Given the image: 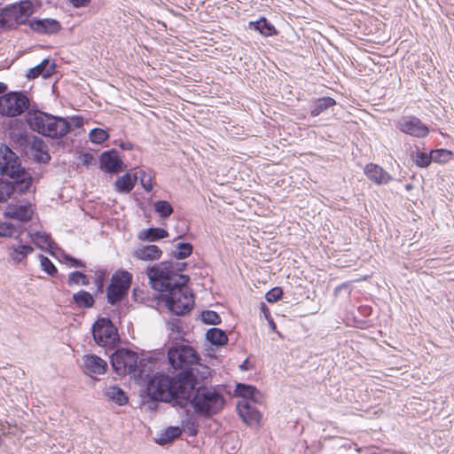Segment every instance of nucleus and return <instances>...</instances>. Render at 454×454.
<instances>
[{
	"label": "nucleus",
	"instance_id": "1",
	"mask_svg": "<svg viewBox=\"0 0 454 454\" xmlns=\"http://www.w3.org/2000/svg\"><path fill=\"white\" fill-rule=\"evenodd\" d=\"M169 364L179 370L174 376L157 372L147 381V390L155 398L184 385L192 386L191 382L199 377L204 378L208 367L200 364L199 353L191 346L178 345L168 351Z\"/></svg>",
	"mask_w": 454,
	"mask_h": 454
},
{
	"label": "nucleus",
	"instance_id": "2",
	"mask_svg": "<svg viewBox=\"0 0 454 454\" xmlns=\"http://www.w3.org/2000/svg\"><path fill=\"white\" fill-rule=\"evenodd\" d=\"M152 287L160 293L166 307L176 316H184L192 309L193 295L189 292L188 275L178 274L174 270L152 267L147 270Z\"/></svg>",
	"mask_w": 454,
	"mask_h": 454
},
{
	"label": "nucleus",
	"instance_id": "3",
	"mask_svg": "<svg viewBox=\"0 0 454 454\" xmlns=\"http://www.w3.org/2000/svg\"><path fill=\"white\" fill-rule=\"evenodd\" d=\"M192 386L184 385L170 392H165L158 399L171 403L173 407H193L194 411L201 416L209 417L220 411L225 403L223 395L212 387L199 386V379L191 382Z\"/></svg>",
	"mask_w": 454,
	"mask_h": 454
},
{
	"label": "nucleus",
	"instance_id": "4",
	"mask_svg": "<svg viewBox=\"0 0 454 454\" xmlns=\"http://www.w3.org/2000/svg\"><path fill=\"white\" fill-rule=\"evenodd\" d=\"M0 202L6 201L13 193L24 194L33 188V176L21 166L20 157L6 145L0 147Z\"/></svg>",
	"mask_w": 454,
	"mask_h": 454
},
{
	"label": "nucleus",
	"instance_id": "5",
	"mask_svg": "<svg viewBox=\"0 0 454 454\" xmlns=\"http://www.w3.org/2000/svg\"><path fill=\"white\" fill-rule=\"evenodd\" d=\"M26 122L29 128L44 137L51 138H62L74 128L82 125L79 118L67 119L55 116L40 110H32L25 115Z\"/></svg>",
	"mask_w": 454,
	"mask_h": 454
},
{
	"label": "nucleus",
	"instance_id": "6",
	"mask_svg": "<svg viewBox=\"0 0 454 454\" xmlns=\"http://www.w3.org/2000/svg\"><path fill=\"white\" fill-rule=\"evenodd\" d=\"M10 139L13 146L29 160L47 164L51 159L43 140L27 130L12 129L10 132Z\"/></svg>",
	"mask_w": 454,
	"mask_h": 454
},
{
	"label": "nucleus",
	"instance_id": "7",
	"mask_svg": "<svg viewBox=\"0 0 454 454\" xmlns=\"http://www.w3.org/2000/svg\"><path fill=\"white\" fill-rule=\"evenodd\" d=\"M111 365L119 376L129 375L137 385L142 384V368L138 366V354L131 349L117 348L110 356ZM142 360L139 361V364Z\"/></svg>",
	"mask_w": 454,
	"mask_h": 454
},
{
	"label": "nucleus",
	"instance_id": "8",
	"mask_svg": "<svg viewBox=\"0 0 454 454\" xmlns=\"http://www.w3.org/2000/svg\"><path fill=\"white\" fill-rule=\"evenodd\" d=\"M35 12L30 0H22L4 8L0 12V27L25 24Z\"/></svg>",
	"mask_w": 454,
	"mask_h": 454
},
{
	"label": "nucleus",
	"instance_id": "9",
	"mask_svg": "<svg viewBox=\"0 0 454 454\" xmlns=\"http://www.w3.org/2000/svg\"><path fill=\"white\" fill-rule=\"evenodd\" d=\"M30 109V100L23 91H10L0 96V115L17 117Z\"/></svg>",
	"mask_w": 454,
	"mask_h": 454
},
{
	"label": "nucleus",
	"instance_id": "10",
	"mask_svg": "<svg viewBox=\"0 0 454 454\" xmlns=\"http://www.w3.org/2000/svg\"><path fill=\"white\" fill-rule=\"evenodd\" d=\"M132 283V274L125 270H117L111 277L106 287L107 302L113 306L120 303L128 294Z\"/></svg>",
	"mask_w": 454,
	"mask_h": 454
},
{
	"label": "nucleus",
	"instance_id": "11",
	"mask_svg": "<svg viewBox=\"0 0 454 454\" xmlns=\"http://www.w3.org/2000/svg\"><path fill=\"white\" fill-rule=\"evenodd\" d=\"M95 342L101 347L114 348L119 342L118 330L107 317L98 318L92 325Z\"/></svg>",
	"mask_w": 454,
	"mask_h": 454
},
{
	"label": "nucleus",
	"instance_id": "12",
	"mask_svg": "<svg viewBox=\"0 0 454 454\" xmlns=\"http://www.w3.org/2000/svg\"><path fill=\"white\" fill-rule=\"evenodd\" d=\"M395 127L403 133L417 138H424L429 133L427 125L415 115H403L395 121Z\"/></svg>",
	"mask_w": 454,
	"mask_h": 454
},
{
	"label": "nucleus",
	"instance_id": "13",
	"mask_svg": "<svg viewBox=\"0 0 454 454\" xmlns=\"http://www.w3.org/2000/svg\"><path fill=\"white\" fill-rule=\"evenodd\" d=\"M99 168L109 174H118L123 170V161L116 150L104 152L99 158Z\"/></svg>",
	"mask_w": 454,
	"mask_h": 454
},
{
	"label": "nucleus",
	"instance_id": "14",
	"mask_svg": "<svg viewBox=\"0 0 454 454\" xmlns=\"http://www.w3.org/2000/svg\"><path fill=\"white\" fill-rule=\"evenodd\" d=\"M30 28L36 34L51 35L59 33L62 26L55 19H34L29 21Z\"/></svg>",
	"mask_w": 454,
	"mask_h": 454
},
{
	"label": "nucleus",
	"instance_id": "15",
	"mask_svg": "<svg viewBox=\"0 0 454 454\" xmlns=\"http://www.w3.org/2000/svg\"><path fill=\"white\" fill-rule=\"evenodd\" d=\"M254 403L248 400H241L237 403V411L239 417L245 423L250 426L259 423L261 419V414Z\"/></svg>",
	"mask_w": 454,
	"mask_h": 454
},
{
	"label": "nucleus",
	"instance_id": "16",
	"mask_svg": "<svg viewBox=\"0 0 454 454\" xmlns=\"http://www.w3.org/2000/svg\"><path fill=\"white\" fill-rule=\"evenodd\" d=\"M82 369L88 375L104 374L107 369V363L97 355H85L82 356Z\"/></svg>",
	"mask_w": 454,
	"mask_h": 454
},
{
	"label": "nucleus",
	"instance_id": "17",
	"mask_svg": "<svg viewBox=\"0 0 454 454\" xmlns=\"http://www.w3.org/2000/svg\"><path fill=\"white\" fill-rule=\"evenodd\" d=\"M8 255L15 264L25 263L27 255L34 252L33 247L20 240L8 246Z\"/></svg>",
	"mask_w": 454,
	"mask_h": 454
},
{
	"label": "nucleus",
	"instance_id": "18",
	"mask_svg": "<svg viewBox=\"0 0 454 454\" xmlns=\"http://www.w3.org/2000/svg\"><path fill=\"white\" fill-rule=\"evenodd\" d=\"M5 217L16 219L20 222H28L32 219L33 210L30 204H10L4 211Z\"/></svg>",
	"mask_w": 454,
	"mask_h": 454
},
{
	"label": "nucleus",
	"instance_id": "19",
	"mask_svg": "<svg viewBox=\"0 0 454 454\" xmlns=\"http://www.w3.org/2000/svg\"><path fill=\"white\" fill-rule=\"evenodd\" d=\"M56 68V64L50 59H44L40 64L30 68L27 74L28 80L35 79L39 76L43 78L51 77Z\"/></svg>",
	"mask_w": 454,
	"mask_h": 454
},
{
	"label": "nucleus",
	"instance_id": "20",
	"mask_svg": "<svg viewBox=\"0 0 454 454\" xmlns=\"http://www.w3.org/2000/svg\"><path fill=\"white\" fill-rule=\"evenodd\" d=\"M364 174L376 184H386L392 179V176L385 169L373 163H369L364 167Z\"/></svg>",
	"mask_w": 454,
	"mask_h": 454
},
{
	"label": "nucleus",
	"instance_id": "21",
	"mask_svg": "<svg viewBox=\"0 0 454 454\" xmlns=\"http://www.w3.org/2000/svg\"><path fill=\"white\" fill-rule=\"evenodd\" d=\"M234 392L237 396L242 397L243 400H248L250 403H258L261 397L260 392L255 387L244 383H238Z\"/></svg>",
	"mask_w": 454,
	"mask_h": 454
},
{
	"label": "nucleus",
	"instance_id": "22",
	"mask_svg": "<svg viewBox=\"0 0 454 454\" xmlns=\"http://www.w3.org/2000/svg\"><path fill=\"white\" fill-rule=\"evenodd\" d=\"M335 105V99L331 97L316 98L311 104L309 114L312 117H317Z\"/></svg>",
	"mask_w": 454,
	"mask_h": 454
},
{
	"label": "nucleus",
	"instance_id": "23",
	"mask_svg": "<svg viewBox=\"0 0 454 454\" xmlns=\"http://www.w3.org/2000/svg\"><path fill=\"white\" fill-rule=\"evenodd\" d=\"M249 27L258 31L264 36H273L278 34L275 27L264 17H261L258 20L255 21H250Z\"/></svg>",
	"mask_w": 454,
	"mask_h": 454
},
{
	"label": "nucleus",
	"instance_id": "24",
	"mask_svg": "<svg viewBox=\"0 0 454 454\" xmlns=\"http://www.w3.org/2000/svg\"><path fill=\"white\" fill-rule=\"evenodd\" d=\"M105 395L108 401L114 402L118 405H124L129 398L126 393L117 386H109L106 388Z\"/></svg>",
	"mask_w": 454,
	"mask_h": 454
},
{
	"label": "nucleus",
	"instance_id": "25",
	"mask_svg": "<svg viewBox=\"0 0 454 454\" xmlns=\"http://www.w3.org/2000/svg\"><path fill=\"white\" fill-rule=\"evenodd\" d=\"M72 300L81 309H90L95 303L93 295L85 290H80L74 294Z\"/></svg>",
	"mask_w": 454,
	"mask_h": 454
},
{
	"label": "nucleus",
	"instance_id": "26",
	"mask_svg": "<svg viewBox=\"0 0 454 454\" xmlns=\"http://www.w3.org/2000/svg\"><path fill=\"white\" fill-rule=\"evenodd\" d=\"M410 157L413 163L421 168H427L432 162L430 153L422 152L418 146H415V149L411 151Z\"/></svg>",
	"mask_w": 454,
	"mask_h": 454
},
{
	"label": "nucleus",
	"instance_id": "27",
	"mask_svg": "<svg viewBox=\"0 0 454 454\" xmlns=\"http://www.w3.org/2000/svg\"><path fill=\"white\" fill-rule=\"evenodd\" d=\"M206 339L214 346H223L228 341L225 332L215 327L207 330Z\"/></svg>",
	"mask_w": 454,
	"mask_h": 454
},
{
	"label": "nucleus",
	"instance_id": "28",
	"mask_svg": "<svg viewBox=\"0 0 454 454\" xmlns=\"http://www.w3.org/2000/svg\"><path fill=\"white\" fill-rule=\"evenodd\" d=\"M137 177L136 176H132L129 173L123 175L115 181V188L120 192H129L137 181Z\"/></svg>",
	"mask_w": 454,
	"mask_h": 454
},
{
	"label": "nucleus",
	"instance_id": "29",
	"mask_svg": "<svg viewBox=\"0 0 454 454\" xmlns=\"http://www.w3.org/2000/svg\"><path fill=\"white\" fill-rule=\"evenodd\" d=\"M181 433L182 430L179 427H168L160 433V434L156 438V442L160 445L167 444L173 439L178 437L181 434Z\"/></svg>",
	"mask_w": 454,
	"mask_h": 454
},
{
	"label": "nucleus",
	"instance_id": "30",
	"mask_svg": "<svg viewBox=\"0 0 454 454\" xmlns=\"http://www.w3.org/2000/svg\"><path fill=\"white\" fill-rule=\"evenodd\" d=\"M168 237V231L161 227H150L146 231H144V243L146 241H158Z\"/></svg>",
	"mask_w": 454,
	"mask_h": 454
},
{
	"label": "nucleus",
	"instance_id": "31",
	"mask_svg": "<svg viewBox=\"0 0 454 454\" xmlns=\"http://www.w3.org/2000/svg\"><path fill=\"white\" fill-rule=\"evenodd\" d=\"M153 207L154 212L162 219L168 218L174 212L172 205L163 200H159L153 202Z\"/></svg>",
	"mask_w": 454,
	"mask_h": 454
},
{
	"label": "nucleus",
	"instance_id": "32",
	"mask_svg": "<svg viewBox=\"0 0 454 454\" xmlns=\"http://www.w3.org/2000/svg\"><path fill=\"white\" fill-rule=\"evenodd\" d=\"M90 284L89 277L82 271H72L67 278V285L73 286H89Z\"/></svg>",
	"mask_w": 454,
	"mask_h": 454
},
{
	"label": "nucleus",
	"instance_id": "33",
	"mask_svg": "<svg viewBox=\"0 0 454 454\" xmlns=\"http://www.w3.org/2000/svg\"><path fill=\"white\" fill-rule=\"evenodd\" d=\"M451 155L452 153L450 151L443 148L430 151L431 160L437 163H445L449 161L451 158Z\"/></svg>",
	"mask_w": 454,
	"mask_h": 454
},
{
	"label": "nucleus",
	"instance_id": "34",
	"mask_svg": "<svg viewBox=\"0 0 454 454\" xmlns=\"http://www.w3.org/2000/svg\"><path fill=\"white\" fill-rule=\"evenodd\" d=\"M192 246L189 242H179L176 245V250L174 252V257L183 260L190 256L192 253Z\"/></svg>",
	"mask_w": 454,
	"mask_h": 454
},
{
	"label": "nucleus",
	"instance_id": "35",
	"mask_svg": "<svg viewBox=\"0 0 454 454\" xmlns=\"http://www.w3.org/2000/svg\"><path fill=\"white\" fill-rule=\"evenodd\" d=\"M162 255V251L156 245H145L144 244V261H153L158 260Z\"/></svg>",
	"mask_w": 454,
	"mask_h": 454
},
{
	"label": "nucleus",
	"instance_id": "36",
	"mask_svg": "<svg viewBox=\"0 0 454 454\" xmlns=\"http://www.w3.org/2000/svg\"><path fill=\"white\" fill-rule=\"evenodd\" d=\"M38 258L40 261L42 270L45 271L48 275L54 277L58 273L56 266L48 257L43 254H39Z\"/></svg>",
	"mask_w": 454,
	"mask_h": 454
},
{
	"label": "nucleus",
	"instance_id": "37",
	"mask_svg": "<svg viewBox=\"0 0 454 454\" xmlns=\"http://www.w3.org/2000/svg\"><path fill=\"white\" fill-rule=\"evenodd\" d=\"M201 320L206 325H219L221 323L219 314L214 310L202 311Z\"/></svg>",
	"mask_w": 454,
	"mask_h": 454
},
{
	"label": "nucleus",
	"instance_id": "38",
	"mask_svg": "<svg viewBox=\"0 0 454 454\" xmlns=\"http://www.w3.org/2000/svg\"><path fill=\"white\" fill-rule=\"evenodd\" d=\"M108 138V133L99 128L93 129L90 132V139L92 143L101 144Z\"/></svg>",
	"mask_w": 454,
	"mask_h": 454
},
{
	"label": "nucleus",
	"instance_id": "39",
	"mask_svg": "<svg viewBox=\"0 0 454 454\" xmlns=\"http://www.w3.org/2000/svg\"><path fill=\"white\" fill-rule=\"evenodd\" d=\"M20 231L12 223H0V237H18Z\"/></svg>",
	"mask_w": 454,
	"mask_h": 454
},
{
	"label": "nucleus",
	"instance_id": "40",
	"mask_svg": "<svg viewBox=\"0 0 454 454\" xmlns=\"http://www.w3.org/2000/svg\"><path fill=\"white\" fill-rule=\"evenodd\" d=\"M106 270H98L95 271L94 285L98 294L104 292L105 279L106 278Z\"/></svg>",
	"mask_w": 454,
	"mask_h": 454
},
{
	"label": "nucleus",
	"instance_id": "41",
	"mask_svg": "<svg viewBox=\"0 0 454 454\" xmlns=\"http://www.w3.org/2000/svg\"><path fill=\"white\" fill-rule=\"evenodd\" d=\"M283 295V291L280 287H273L270 291H268L265 294V299L268 302H276L281 299Z\"/></svg>",
	"mask_w": 454,
	"mask_h": 454
},
{
	"label": "nucleus",
	"instance_id": "42",
	"mask_svg": "<svg viewBox=\"0 0 454 454\" xmlns=\"http://www.w3.org/2000/svg\"><path fill=\"white\" fill-rule=\"evenodd\" d=\"M154 185L153 176H152V172L146 173L144 171V192H151L153 191Z\"/></svg>",
	"mask_w": 454,
	"mask_h": 454
},
{
	"label": "nucleus",
	"instance_id": "43",
	"mask_svg": "<svg viewBox=\"0 0 454 454\" xmlns=\"http://www.w3.org/2000/svg\"><path fill=\"white\" fill-rule=\"evenodd\" d=\"M66 262H69L72 267L85 268L86 264L80 259L71 256L70 254H64Z\"/></svg>",
	"mask_w": 454,
	"mask_h": 454
},
{
	"label": "nucleus",
	"instance_id": "44",
	"mask_svg": "<svg viewBox=\"0 0 454 454\" xmlns=\"http://www.w3.org/2000/svg\"><path fill=\"white\" fill-rule=\"evenodd\" d=\"M146 395L147 396L149 397V400L148 401H145L144 400V405H147V409H149L150 411H154L157 407V402L160 401V399L158 398H155L154 396H153V395H151L148 390L146 389ZM160 402H162L160 400Z\"/></svg>",
	"mask_w": 454,
	"mask_h": 454
},
{
	"label": "nucleus",
	"instance_id": "45",
	"mask_svg": "<svg viewBox=\"0 0 454 454\" xmlns=\"http://www.w3.org/2000/svg\"><path fill=\"white\" fill-rule=\"evenodd\" d=\"M169 329L173 333H180L182 332L181 321L177 318H173L168 322Z\"/></svg>",
	"mask_w": 454,
	"mask_h": 454
},
{
	"label": "nucleus",
	"instance_id": "46",
	"mask_svg": "<svg viewBox=\"0 0 454 454\" xmlns=\"http://www.w3.org/2000/svg\"><path fill=\"white\" fill-rule=\"evenodd\" d=\"M81 162L84 166H90L95 162V158L91 153H85L80 155Z\"/></svg>",
	"mask_w": 454,
	"mask_h": 454
},
{
	"label": "nucleus",
	"instance_id": "47",
	"mask_svg": "<svg viewBox=\"0 0 454 454\" xmlns=\"http://www.w3.org/2000/svg\"><path fill=\"white\" fill-rule=\"evenodd\" d=\"M36 237H38L43 243L46 244L50 247H52L54 242L49 234L37 232Z\"/></svg>",
	"mask_w": 454,
	"mask_h": 454
},
{
	"label": "nucleus",
	"instance_id": "48",
	"mask_svg": "<svg viewBox=\"0 0 454 454\" xmlns=\"http://www.w3.org/2000/svg\"><path fill=\"white\" fill-rule=\"evenodd\" d=\"M186 427H187V430H188L190 435L193 436V435L197 434L198 428L194 422L188 421L186 423Z\"/></svg>",
	"mask_w": 454,
	"mask_h": 454
},
{
	"label": "nucleus",
	"instance_id": "49",
	"mask_svg": "<svg viewBox=\"0 0 454 454\" xmlns=\"http://www.w3.org/2000/svg\"><path fill=\"white\" fill-rule=\"evenodd\" d=\"M260 311L263 314L264 317L268 320L272 317L270 312L269 308L264 302L260 303Z\"/></svg>",
	"mask_w": 454,
	"mask_h": 454
},
{
	"label": "nucleus",
	"instance_id": "50",
	"mask_svg": "<svg viewBox=\"0 0 454 454\" xmlns=\"http://www.w3.org/2000/svg\"><path fill=\"white\" fill-rule=\"evenodd\" d=\"M72 4L74 6V7H83V6H87L90 3V0H69Z\"/></svg>",
	"mask_w": 454,
	"mask_h": 454
},
{
	"label": "nucleus",
	"instance_id": "51",
	"mask_svg": "<svg viewBox=\"0 0 454 454\" xmlns=\"http://www.w3.org/2000/svg\"><path fill=\"white\" fill-rule=\"evenodd\" d=\"M154 113L151 109L144 108V118H149V115H153Z\"/></svg>",
	"mask_w": 454,
	"mask_h": 454
},
{
	"label": "nucleus",
	"instance_id": "52",
	"mask_svg": "<svg viewBox=\"0 0 454 454\" xmlns=\"http://www.w3.org/2000/svg\"><path fill=\"white\" fill-rule=\"evenodd\" d=\"M267 321H268V323H269V325H270V329H272L273 331H275V330H276V328H277V325H276V324H275V322H274L273 318H272V317H270V318H269Z\"/></svg>",
	"mask_w": 454,
	"mask_h": 454
},
{
	"label": "nucleus",
	"instance_id": "53",
	"mask_svg": "<svg viewBox=\"0 0 454 454\" xmlns=\"http://www.w3.org/2000/svg\"><path fill=\"white\" fill-rule=\"evenodd\" d=\"M7 90V85L0 82V94L4 93Z\"/></svg>",
	"mask_w": 454,
	"mask_h": 454
},
{
	"label": "nucleus",
	"instance_id": "54",
	"mask_svg": "<svg viewBox=\"0 0 454 454\" xmlns=\"http://www.w3.org/2000/svg\"><path fill=\"white\" fill-rule=\"evenodd\" d=\"M134 256L137 259H142V250H136L134 253Z\"/></svg>",
	"mask_w": 454,
	"mask_h": 454
},
{
	"label": "nucleus",
	"instance_id": "55",
	"mask_svg": "<svg viewBox=\"0 0 454 454\" xmlns=\"http://www.w3.org/2000/svg\"><path fill=\"white\" fill-rule=\"evenodd\" d=\"M186 263L185 262H182V263H177V268L176 270L181 271L183 270V269L185 267Z\"/></svg>",
	"mask_w": 454,
	"mask_h": 454
},
{
	"label": "nucleus",
	"instance_id": "56",
	"mask_svg": "<svg viewBox=\"0 0 454 454\" xmlns=\"http://www.w3.org/2000/svg\"><path fill=\"white\" fill-rule=\"evenodd\" d=\"M145 360H147L148 362H151V357L148 356L147 358H143V361L145 362ZM145 372V364L144 363V372Z\"/></svg>",
	"mask_w": 454,
	"mask_h": 454
},
{
	"label": "nucleus",
	"instance_id": "57",
	"mask_svg": "<svg viewBox=\"0 0 454 454\" xmlns=\"http://www.w3.org/2000/svg\"><path fill=\"white\" fill-rule=\"evenodd\" d=\"M246 363H247V361H245V362L240 365V368H241V369H246Z\"/></svg>",
	"mask_w": 454,
	"mask_h": 454
},
{
	"label": "nucleus",
	"instance_id": "58",
	"mask_svg": "<svg viewBox=\"0 0 454 454\" xmlns=\"http://www.w3.org/2000/svg\"><path fill=\"white\" fill-rule=\"evenodd\" d=\"M137 237L142 239V231L138 232Z\"/></svg>",
	"mask_w": 454,
	"mask_h": 454
},
{
	"label": "nucleus",
	"instance_id": "59",
	"mask_svg": "<svg viewBox=\"0 0 454 454\" xmlns=\"http://www.w3.org/2000/svg\"><path fill=\"white\" fill-rule=\"evenodd\" d=\"M139 396H142V389L139 390Z\"/></svg>",
	"mask_w": 454,
	"mask_h": 454
},
{
	"label": "nucleus",
	"instance_id": "60",
	"mask_svg": "<svg viewBox=\"0 0 454 454\" xmlns=\"http://www.w3.org/2000/svg\"><path fill=\"white\" fill-rule=\"evenodd\" d=\"M145 93L144 92V96H145ZM143 100L145 101V100H146V98L144 97V98H143Z\"/></svg>",
	"mask_w": 454,
	"mask_h": 454
}]
</instances>
